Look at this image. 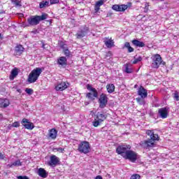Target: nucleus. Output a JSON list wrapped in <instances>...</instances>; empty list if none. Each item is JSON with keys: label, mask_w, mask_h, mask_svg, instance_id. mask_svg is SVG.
Wrapping results in <instances>:
<instances>
[{"label": "nucleus", "mask_w": 179, "mask_h": 179, "mask_svg": "<svg viewBox=\"0 0 179 179\" xmlns=\"http://www.w3.org/2000/svg\"><path fill=\"white\" fill-rule=\"evenodd\" d=\"M124 47L126 48H127L128 52H134V51H135V49H134V48L131 47V43H129V42H126L124 43Z\"/></svg>", "instance_id": "28"}, {"label": "nucleus", "mask_w": 179, "mask_h": 179, "mask_svg": "<svg viewBox=\"0 0 179 179\" xmlns=\"http://www.w3.org/2000/svg\"><path fill=\"white\" fill-rule=\"evenodd\" d=\"M42 73L43 69L40 67H36L29 73L27 78V82H29V83H34L37 82V80L38 79L40 75H41Z\"/></svg>", "instance_id": "3"}, {"label": "nucleus", "mask_w": 179, "mask_h": 179, "mask_svg": "<svg viewBox=\"0 0 179 179\" xmlns=\"http://www.w3.org/2000/svg\"><path fill=\"white\" fill-rule=\"evenodd\" d=\"M9 167H13L14 166H22V162H20V160H17L15 162H14L12 164L8 165Z\"/></svg>", "instance_id": "33"}, {"label": "nucleus", "mask_w": 179, "mask_h": 179, "mask_svg": "<svg viewBox=\"0 0 179 179\" xmlns=\"http://www.w3.org/2000/svg\"><path fill=\"white\" fill-rule=\"evenodd\" d=\"M104 5V0H99L96 2L94 6V10L96 13L100 10V6Z\"/></svg>", "instance_id": "26"}, {"label": "nucleus", "mask_w": 179, "mask_h": 179, "mask_svg": "<svg viewBox=\"0 0 179 179\" xmlns=\"http://www.w3.org/2000/svg\"><path fill=\"white\" fill-rule=\"evenodd\" d=\"M131 43H132L133 45H135V47H139L141 48L145 47V43H143L138 39L132 40Z\"/></svg>", "instance_id": "25"}, {"label": "nucleus", "mask_w": 179, "mask_h": 179, "mask_svg": "<svg viewBox=\"0 0 179 179\" xmlns=\"http://www.w3.org/2000/svg\"><path fill=\"white\" fill-rule=\"evenodd\" d=\"M12 3L15 5V6H22V4H20V1L19 0H12Z\"/></svg>", "instance_id": "37"}, {"label": "nucleus", "mask_w": 179, "mask_h": 179, "mask_svg": "<svg viewBox=\"0 0 179 179\" xmlns=\"http://www.w3.org/2000/svg\"><path fill=\"white\" fill-rule=\"evenodd\" d=\"M5 13H6L5 12V10H0V15H3V14H5Z\"/></svg>", "instance_id": "47"}, {"label": "nucleus", "mask_w": 179, "mask_h": 179, "mask_svg": "<svg viewBox=\"0 0 179 179\" xmlns=\"http://www.w3.org/2000/svg\"><path fill=\"white\" fill-rule=\"evenodd\" d=\"M53 152H59V153H64V152H65V148H54Z\"/></svg>", "instance_id": "36"}, {"label": "nucleus", "mask_w": 179, "mask_h": 179, "mask_svg": "<svg viewBox=\"0 0 179 179\" xmlns=\"http://www.w3.org/2000/svg\"><path fill=\"white\" fill-rule=\"evenodd\" d=\"M128 5L125 4H115L112 6V9L115 12H124V10H127V9H128Z\"/></svg>", "instance_id": "13"}, {"label": "nucleus", "mask_w": 179, "mask_h": 179, "mask_svg": "<svg viewBox=\"0 0 179 179\" xmlns=\"http://www.w3.org/2000/svg\"><path fill=\"white\" fill-rule=\"evenodd\" d=\"M57 65L59 66H62L65 68L66 65H68V59H66V57H60L57 59Z\"/></svg>", "instance_id": "17"}, {"label": "nucleus", "mask_w": 179, "mask_h": 179, "mask_svg": "<svg viewBox=\"0 0 179 179\" xmlns=\"http://www.w3.org/2000/svg\"><path fill=\"white\" fill-rule=\"evenodd\" d=\"M139 146L142 148L143 149H145V150H150V149L155 148L156 146V143H155L154 141H152V140H144L139 143Z\"/></svg>", "instance_id": "8"}, {"label": "nucleus", "mask_w": 179, "mask_h": 179, "mask_svg": "<svg viewBox=\"0 0 179 179\" xmlns=\"http://www.w3.org/2000/svg\"><path fill=\"white\" fill-rule=\"evenodd\" d=\"M24 51V48L22 45H17L15 48L16 55H22Z\"/></svg>", "instance_id": "23"}, {"label": "nucleus", "mask_w": 179, "mask_h": 179, "mask_svg": "<svg viewBox=\"0 0 179 179\" xmlns=\"http://www.w3.org/2000/svg\"><path fill=\"white\" fill-rule=\"evenodd\" d=\"M48 17V14L43 13L41 15H31L27 19L29 26H37L43 20H45Z\"/></svg>", "instance_id": "2"}, {"label": "nucleus", "mask_w": 179, "mask_h": 179, "mask_svg": "<svg viewBox=\"0 0 179 179\" xmlns=\"http://www.w3.org/2000/svg\"><path fill=\"white\" fill-rule=\"evenodd\" d=\"M130 179H141V175L139 174H133Z\"/></svg>", "instance_id": "40"}, {"label": "nucleus", "mask_w": 179, "mask_h": 179, "mask_svg": "<svg viewBox=\"0 0 179 179\" xmlns=\"http://www.w3.org/2000/svg\"><path fill=\"white\" fill-rule=\"evenodd\" d=\"M152 68L155 69H159L160 65H166V62L163 61L162 56L159 54H155L152 56Z\"/></svg>", "instance_id": "6"}, {"label": "nucleus", "mask_w": 179, "mask_h": 179, "mask_svg": "<svg viewBox=\"0 0 179 179\" xmlns=\"http://www.w3.org/2000/svg\"><path fill=\"white\" fill-rule=\"evenodd\" d=\"M129 6H131L132 5V3H129Z\"/></svg>", "instance_id": "51"}, {"label": "nucleus", "mask_w": 179, "mask_h": 179, "mask_svg": "<svg viewBox=\"0 0 179 179\" xmlns=\"http://www.w3.org/2000/svg\"><path fill=\"white\" fill-rule=\"evenodd\" d=\"M63 52H64L65 57H67L68 58H69V57H71V55H72L71 54V51L68 48L63 50Z\"/></svg>", "instance_id": "35"}, {"label": "nucleus", "mask_w": 179, "mask_h": 179, "mask_svg": "<svg viewBox=\"0 0 179 179\" xmlns=\"http://www.w3.org/2000/svg\"><path fill=\"white\" fill-rule=\"evenodd\" d=\"M141 61H142V57H138L137 59H134L132 64H138V62H141Z\"/></svg>", "instance_id": "41"}, {"label": "nucleus", "mask_w": 179, "mask_h": 179, "mask_svg": "<svg viewBox=\"0 0 179 179\" xmlns=\"http://www.w3.org/2000/svg\"><path fill=\"white\" fill-rule=\"evenodd\" d=\"M5 159V155L2 154L0 151V160H3Z\"/></svg>", "instance_id": "45"}, {"label": "nucleus", "mask_w": 179, "mask_h": 179, "mask_svg": "<svg viewBox=\"0 0 179 179\" xmlns=\"http://www.w3.org/2000/svg\"><path fill=\"white\" fill-rule=\"evenodd\" d=\"M145 134H146V135H148V136H150V138H148V139L150 141H152L154 143L156 141H159L160 139V137L159 136V134H155L154 130H146Z\"/></svg>", "instance_id": "10"}, {"label": "nucleus", "mask_w": 179, "mask_h": 179, "mask_svg": "<svg viewBox=\"0 0 179 179\" xmlns=\"http://www.w3.org/2000/svg\"><path fill=\"white\" fill-rule=\"evenodd\" d=\"M78 150L80 153L87 155L90 152V143L87 141H82L78 145Z\"/></svg>", "instance_id": "7"}, {"label": "nucleus", "mask_w": 179, "mask_h": 179, "mask_svg": "<svg viewBox=\"0 0 179 179\" xmlns=\"http://www.w3.org/2000/svg\"><path fill=\"white\" fill-rule=\"evenodd\" d=\"M108 115L104 113H100L98 112L94 115V120L92 122V125L94 127V128H97V127H100V125L102 124V122H104L107 120V117Z\"/></svg>", "instance_id": "4"}, {"label": "nucleus", "mask_w": 179, "mask_h": 179, "mask_svg": "<svg viewBox=\"0 0 179 179\" xmlns=\"http://www.w3.org/2000/svg\"><path fill=\"white\" fill-rule=\"evenodd\" d=\"M17 178L18 179H29V177L24 176H17Z\"/></svg>", "instance_id": "44"}, {"label": "nucleus", "mask_w": 179, "mask_h": 179, "mask_svg": "<svg viewBox=\"0 0 179 179\" xmlns=\"http://www.w3.org/2000/svg\"><path fill=\"white\" fill-rule=\"evenodd\" d=\"M57 3H59V0H50V5H57Z\"/></svg>", "instance_id": "42"}, {"label": "nucleus", "mask_w": 179, "mask_h": 179, "mask_svg": "<svg viewBox=\"0 0 179 179\" xmlns=\"http://www.w3.org/2000/svg\"><path fill=\"white\" fill-rule=\"evenodd\" d=\"M68 85L69 83L66 82H61L60 83L57 84L55 89L56 92H64V90H66V89H68Z\"/></svg>", "instance_id": "14"}, {"label": "nucleus", "mask_w": 179, "mask_h": 179, "mask_svg": "<svg viewBox=\"0 0 179 179\" xmlns=\"http://www.w3.org/2000/svg\"><path fill=\"white\" fill-rule=\"evenodd\" d=\"M87 31H89V27H86V25H85L83 27V30L78 31V33H77L76 34V36L78 39L83 38V37H85V36H86V33H87Z\"/></svg>", "instance_id": "16"}, {"label": "nucleus", "mask_w": 179, "mask_h": 179, "mask_svg": "<svg viewBox=\"0 0 179 179\" xmlns=\"http://www.w3.org/2000/svg\"><path fill=\"white\" fill-rule=\"evenodd\" d=\"M21 124L25 129H29V131H31L34 128V124L29 121V119L27 118H23L21 121Z\"/></svg>", "instance_id": "12"}, {"label": "nucleus", "mask_w": 179, "mask_h": 179, "mask_svg": "<svg viewBox=\"0 0 179 179\" xmlns=\"http://www.w3.org/2000/svg\"><path fill=\"white\" fill-rule=\"evenodd\" d=\"M105 45H106V47L108 48H111V47H114V40H113V38H105V41H103Z\"/></svg>", "instance_id": "19"}, {"label": "nucleus", "mask_w": 179, "mask_h": 179, "mask_svg": "<svg viewBox=\"0 0 179 179\" xmlns=\"http://www.w3.org/2000/svg\"><path fill=\"white\" fill-rule=\"evenodd\" d=\"M161 1H164V0H161Z\"/></svg>", "instance_id": "53"}, {"label": "nucleus", "mask_w": 179, "mask_h": 179, "mask_svg": "<svg viewBox=\"0 0 179 179\" xmlns=\"http://www.w3.org/2000/svg\"><path fill=\"white\" fill-rule=\"evenodd\" d=\"M59 47L63 49V51L68 49V45L64 41H59Z\"/></svg>", "instance_id": "31"}, {"label": "nucleus", "mask_w": 179, "mask_h": 179, "mask_svg": "<svg viewBox=\"0 0 179 179\" xmlns=\"http://www.w3.org/2000/svg\"><path fill=\"white\" fill-rule=\"evenodd\" d=\"M158 114H159V117L164 120L169 117V111L167 110V108H161L158 110Z\"/></svg>", "instance_id": "15"}, {"label": "nucleus", "mask_w": 179, "mask_h": 179, "mask_svg": "<svg viewBox=\"0 0 179 179\" xmlns=\"http://www.w3.org/2000/svg\"><path fill=\"white\" fill-rule=\"evenodd\" d=\"M95 179H103V177L101 176H97Z\"/></svg>", "instance_id": "48"}, {"label": "nucleus", "mask_w": 179, "mask_h": 179, "mask_svg": "<svg viewBox=\"0 0 179 179\" xmlns=\"http://www.w3.org/2000/svg\"><path fill=\"white\" fill-rule=\"evenodd\" d=\"M145 98H142V97H138L136 99V101H137V103H138V104H140L141 106H145Z\"/></svg>", "instance_id": "29"}, {"label": "nucleus", "mask_w": 179, "mask_h": 179, "mask_svg": "<svg viewBox=\"0 0 179 179\" xmlns=\"http://www.w3.org/2000/svg\"><path fill=\"white\" fill-rule=\"evenodd\" d=\"M125 72L126 73H132V72H134V70L132 69H129V64H126L125 65Z\"/></svg>", "instance_id": "32"}, {"label": "nucleus", "mask_w": 179, "mask_h": 179, "mask_svg": "<svg viewBox=\"0 0 179 179\" xmlns=\"http://www.w3.org/2000/svg\"><path fill=\"white\" fill-rule=\"evenodd\" d=\"M129 145H121L116 148V153L120 155L124 160H129L131 163H135L138 160V154L136 152L131 150Z\"/></svg>", "instance_id": "1"}, {"label": "nucleus", "mask_w": 179, "mask_h": 179, "mask_svg": "<svg viewBox=\"0 0 179 179\" xmlns=\"http://www.w3.org/2000/svg\"><path fill=\"white\" fill-rule=\"evenodd\" d=\"M11 127L13 128H19L20 127V122H14L12 124Z\"/></svg>", "instance_id": "39"}, {"label": "nucleus", "mask_w": 179, "mask_h": 179, "mask_svg": "<svg viewBox=\"0 0 179 179\" xmlns=\"http://www.w3.org/2000/svg\"><path fill=\"white\" fill-rule=\"evenodd\" d=\"M42 48H45V44L43 43Z\"/></svg>", "instance_id": "50"}, {"label": "nucleus", "mask_w": 179, "mask_h": 179, "mask_svg": "<svg viewBox=\"0 0 179 179\" xmlns=\"http://www.w3.org/2000/svg\"><path fill=\"white\" fill-rule=\"evenodd\" d=\"M38 176L42 178H47L48 177V173L43 168H39L38 169Z\"/></svg>", "instance_id": "21"}, {"label": "nucleus", "mask_w": 179, "mask_h": 179, "mask_svg": "<svg viewBox=\"0 0 179 179\" xmlns=\"http://www.w3.org/2000/svg\"><path fill=\"white\" fill-rule=\"evenodd\" d=\"M48 166L50 167H56L59 164V158L56 155H51L50 158V161L48 162Z\"/></svg>", "instance_id": "11"}, {"label": "nucleus", "mask_w": 179, "mask_h": 179, "mask_svg": "<svg viewBox=\"0 0 179 179\" xmlns=\"http://www.w3.org/2000/svg\"><path fill=\"white\" fill-rule=\"evenodd\" d=\"M149 11V7H144V13H148V12Z\"/></svg>", "instance_id": "46"}, {"label": "nucleus", "mask_w": 179, "mask_h": 179, "mask_svg": "<svg viewBox=\"0 0 179 179\" xmlns=\"http://www.w3.org/2000/svg\"><path fill=\"white\" fill-rule=\"evenodd\" d=\"M106 90L109 94L114 93L115 92V85L114 84H107Z\"/></svg>", "instance_id": "27"}, {"label": "nucleus", "mask_w": 179, "mask_h": 179, "mask_svg": "<svg viewBox=\"0 0 179 179\" xmlns=\"http://www.w3.org/2000/svg\"><path fill=\"white\" fill-rule=\"evenodd\" d=\"M113 55V53L111 52V51H108L106 55H105V58H108L110 57H111Z\"/></svg>", "instance_id": "43"}, {"label": "nucleus", "mask_w": 179, "mask_h": 179, "mask_svg": "<svg viewBox=\"0 0 179 179\" xmlns=\"http://www.w3.org/2000/svg\"><path fill=\"white\" fill-rule=\"evenodd\" d=\"M87 90H90V92H92L87 93L85 95V97L88 99V100L94 101V100H96V99L99 98V92H97V90H96V88L92 87L91 85L87 84Z\"/></svg>", "instance_id": "5"}, {"label": "nucleus", "mask_w": 179, "mask_h": 179, "mask_svg": "<svg viewBox=\"0 0 179 179\" xmlns=\"http://www.w3.org/2000/svg\"><path fill=\"white\" fill-rule=\"evenodd\" d=\"M57 135H58V131H57L55 129H51L49 130L48 136L50 138V139H56Z\"/></svg>", "instance_id": "22"}, {"label": "nucleus", "mask_w": 179, "mask_h": 179, "mask_svg": "<svg viewBox=\"0 0 179 179\" xmlns=\"http://www.w3.org/2000/svg\"><path fill=\"white\" fill-rule=\"evenodd\" d=\"M25 92L29 96H31V94H33V93H34L33 89H31V88L25 89Z\"/></svg>", "instance_id": "38"}, {"label": "nucleus", "mask_w": 179, "mask_h": 179, "mask_svg": "<svg viewBox=\"0 0 179 179\" xmlns=\"http://www.w3.org/2000/svg\"><path fill=\"white\" fill-rule=\"evenodd\" d=\"M172 96L174 100H176V101H179V93L178 92V91H175Z\"/></svg>", "instance_id": "34"}, {"label": "nucleus", "mask_w": 179, "mask_h": 179, "mask_svg": "<svg viewBox=\"0 0 179 179\" xmlns=\"http://www.w3.org/2000/svg\"><path fill=\"white\" fill-rule=\"evenodd\" d=\"M17 75H19V71H18L17 68L13 69V70L11 71V73H10V75L9 76L10 80H13L15 79V78H16V76H17Z\"/></svg>", "instance_id": "24"}, {"label": "nucleus", "mask_w": 179, "mask_h": 179, "mask_svg": "<svg viewBox=\"0 0 179 179\" xmlns=\"http://www.w3.org/2000/svg\"><path fill=\"white\" fill-rule=\"evenodd\" d=\"M98 103L99 104V108H106L107 104H108V96H107V94L104 93L101 94L98 99Z\"/></svg>", "instance_id": "9"}, {"label": "nucleus", "mask_w": 179, "mask_h": 179, "mask_svg": "<svg viewBox=\"0 0 179 179\" xmlns=\"http://www.w3.org/2000/svg\"><path fill=\"white\" fill-rule=\"evenodd\" d=\"M138 95L140 96L141 99H146V97H148V90L143 86H141L138 91Z\"/></svg>", "instance_id": "18"}, {"label": "nucleus", "mask_w": 179, "mask_h": 179, "mask_svg": "<svg viewBox=\"0 0 179 179\" xmlns=\"http://www.w3.org/2000/svg\"><path fill=\"white\" fill-rule=\"evenodd\" d=\"M45 6H50V1H41L39 3V8L43 9V8H45Z\"/></svg>", "instance_id": "30"}, {"label": "nucleus", "mask_w": 179, "mask_h": 179, "mask_svg": "<svg viewBox=\"0 0 179 179\" xmlns=\"http://www.w3.org/2000/svg\"><path fill=\"white\" fill-rule=\"evenodd\" d=\"M145 6L149 7V6H150L149 2H146V3H145Z\"/></svg>", "instance_id": "49"}, {"label": "nucleus", "mask_w": 179, "mask_h": 179, "mask_svg": "<svg viewBox=\"0 0 179 179\" xmlns=\"http://www.w3.org/2000/svg\"><path fill=\"white\" fill-rule=\"evenodd\" d=\"M1 36H2V34L0 33V38H1Z\"/></svg>", "instance_id": "52"}, {"label": "nucleus", "mask_w": 179, "mask_h": 179, "mask_svg": "<svg viewBox=\"0 0 179 179\" xmlns=\"http://www.w3.org/2000/svg\"><path fill=\"white\" fill-rule=\"evenodd\" d=\"M9 104H10L9 99H0V108H6V107H8Z\"/></svg>", "instance_id": "20"}]
</instances>
